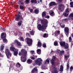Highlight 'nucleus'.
Wrapping results in <instances>:
<instances>
[{"label": "nucleus", "mask_w": 73, "mask_h": 73, "mask_svg": "<svg viewBox=\"0 0 73 73\" xmlns=\"http://www.w3.org/2000/svg\"><path fill=\"white\" fill-rule=\"evenodd\" d=\"M40 23L42 25H41V24H38L37 25V28L39 31L44 30L47 27L48 21L46 19H42L41 20Z\"/></svg>", "instance_id": "1"}, {"label": "nucleus", "mask_w": 73, "mask_h": 73, "mask_svg": "<svg viewBox=\"0 0 73 73\" xmlns=\"http://www.w3.org/2000/svg\"><path fill=\"white\" fill-rule=\"evenodd\" d=\"M27 54V52L24 49H22L21 52H19V56H22L23 58H25L27 57L26 56Z\"/></svg>", "instance_id": "2"}, {"label": "nucleus", "mask_w": 73, "mask_h": 73, "mask_svg": "<svg viewBox=\"0 0 73 73\" xmlns=\"http://www.w3.org/2000/svg\"><path fill=\"white\" fill-rule=\"evenodd\" d=\"M35 63L34 64V65H38L39 66H40L41 65L42 62V60L41 58H38L36 60H35Z\"/></svg>", "instance_id": "3"}, {"label": "nucleus", "mask_w": 73, "mask_h": 73, "mask_svg": "<svg viewBox=\"0 0 73 73\" xmlns=\"http://www.w3.org/2000/svg\"><path fill=\"white\" fill-rule=\"evenodd\" d=\"M20 19L21 20H24V19L23 17H22V15H21L20 14H18L16 16V17L15 18V20L18 21Z\"/></svg>", "instance_id": "4"}, {"label": "nucleus", "mask_w": 73, "mask_h": 73, "mask_svg": "<svg viewBox=\"0 0 73 73\" xmlns=\"http://www.w3.org/2000/svg\"><path fill=\"white\" fill-rule=\"evenodd\" d=\"M26 39L27 40V44L28 45H32V44L33 40H32V39L29 38H27Z\"/></svg>", "instance_id": "5"}, {"label": "nucleus", "mask_w": 73, "mask_h": 73, "mask_svg": "<svg viewBox=\"0 0 73 73\" xmlns=\"http://www.w3.org/2000/svg\"><path fill=\"white\" fill-rule=\"evenodd\" d=\"M5 53L7 58H9V55H11V54L10 53V52L9 49L8 48L6 49L5 50Z\"/></svg>", "instance_id": "6"}, {"label": "nucleus", "mask_w": 73, "mask_h": 73, "mask_svg": "<svg viewBox=\"0 0 73 73\" xmlns=\"http://www.w3.org/2000/svg\"><path fill=\"white\" fill-rule=\"evenodd\" d=\"M64 32L65 34H68L69 33V28L68 27H65Z\"/></svg>", "instance_id": "7"}, {"label": "nucleus", "mask_w": 73, "mask_h": 73, "mask_svg": "<svg viewBox=\"0 0 73 73\" xmlns=\"http://www.w3.org/2000/svg\"><path fill=\"white\" fill-rule=\"evenodd\" d=\"M58 6V9L59 10V11H61V8H65V5L63 4H60Z\"/></svg>", "instance_id": "8"}, {"label": "nucleus", "mask_w": 73, "mask_h": 73, "mask_svg": "<svg viewBox=\"0 0 73 73\" xmlns=\"http://www.w3.org/2000/svg\"><path fill=\"white\" fill-rule=\"evenodd\" d=\"M55 60H56V57L54 56H53L52 59L50 61V62L52 64L54 65V66H56L54 64V62L55 61Z\"/></svg>", "instance_id": "9"}, {"label": "nucleus", "mask_w": 73, "mask_h": 73, "mask_svg": "<svg viewBox=\"0 0 73 73\" xmlns=\"http://www.w3.org/2000/svg\"><path fill=\"white\" fill-rule=\"evenodd\" d=\"M58 69L56 67H53L52 68V73H58Z\"/></svg>", "instance_id": "10"}, {"label": "nucleus", "mask_w": 73, "mask_h": 73, "mask_svg": "<svg viewBox=\"0 0 73 73\" xmlns=\"http://www.w3.org/2000/svg\"><path fill=\"white\" fill-rule=\"evenodd\" d=\"M65 49H67V50H66V51H67L68 52V53L69 54V49H68V48L69 47V45L68 44L66 43L65 45V46H64Z\"/></svg>", "instance_id": "11"}, {"label": "nucleus", "mask_w": 73, "mask_h": 73, "mask_svg": "<svg viewBox=\"0 0 73 73\" xmlns=\"http://www.w3.org/2000/svg\"><path fill=\"white\" fill-rule=\"evenodd\" d=\"M7 35L6 33H2L1 35V38H6Z\"/></svg>", "instance_id": "12"}, {"label": "nucleus", "mask_w": 73, "mask_h": 73, "mask_svg": "<svg viewBox=\"0 0 73 73\" xmlns=\"http://www.w3.org/2000/svg\"><path fill=\"white\" fill-rule=\"evenodd\" d=\"M57 3H56L54 2H51L49 4V7H52L53 6H54V5H56Z\"/></svg>", "instance_id": "13"}, {"label": "nucleus", "mask_w": 73, "mask_h": 73, "mask_svg": "<svg viewBox=\"0 0 73 73\" xmlns=\"http://www.w3.org/2000/svg\"><path fill=\"white\" fill-rule=\"evenodd\" d=\"M38 72V69L36 67H34L33 69L31 72V73H35V72Z\"/></svg>", "instance_id": "14"}, {"label": "nucleus", "mask_w": 73, "mask_h": 73, "mask_svg": "<svg viewBox=\"0 0 73 73\" xmlns=\"http://www.w3.org/2000/svg\"><path fill=\"white\" fill-rule=\"evenodd\" d=\"M15 43L17 44L18 46H21V43L19 42L17 40H15Z\"/></svg>", "instance_id": "15"}, {"label": "nucleus", "mask_w": 73, "mask_h": 73, "mask_svg": "<svg viewBox=\"0 0 73 73\" xmlns=\"http://www.w3.org/2000/svg\"><path fill=\"white\" fill-rule=\"evenodd\" d=\"M49 14L51 16L53 17L54 16V13L53 11L52 10H50V12H49Z\"/></svg>", "instance_id": "16"}, {"label": "nucleus", "mask_w": 73, "mask_h": 73, "mask_svg": "<svg viewBox=\"0 0 73 73\" xmlns=\"http://www.w3.org/2000/svg\"><path fill=\"white\" fill-rule=\"evenodd\" d=\"M60 44L61 46H64L66 43L65 42H62V41H61L60 42Z\"/></svg>", "instance_id": "17"}, {"label": "nucleus", "mask_w": 73, "mask_h": 73, "mask_svg": "<svg viewBox=\"0 0 73 73\" xmlns=\"http://www.w3.org/2000/svg\"><path fill=\"white\" fill-rule=\"evenodd\" d=\"M24 0H19V1L17 2L18 4H20V3H21V5H23L24 4V3L23 2L24 1Z\"/></svg>", "instance_id": "18"}, {"label": "nucleus", "mask_w": 73, "mask_h": 73, "mask_svg": "<svg viewBox=\"0 0 73 73\" xmlns=\"http://www.w3.org/2000/svg\"><path fill=\"white\" fill-rule=\"evenodd\" d=\"M42 46V43L40 41H38L37 43L38 47H40Z\"/></svg>", "instance_id": "19"}, {"label": "nucleus", "mask_w": 73, "mask_h": 73, "mask_svg": "<svg viewBox=\"0 0 73 73\" xmlns=\"http://www.w3.org/2000/svg\"><path fill=\"white\" fill-rule=\"evenodd\" d=\"M69 42H71V45H73V41H72V37L70 36L69 38Z\"/></svg>", "instance_id": "20"}, {"label": "nucleus", "mask_w": 73, "mask_h": 73, "mask_svg": "<svg viewBox=\"0 0 73 73\" xmlns=\"http://www.w3.org/2000/svg\"><path fill=\"white\" fill-rule=\"evenodd\" d=\"M69 62L67 64V66H66V70L67 71H68L69 70Z\"/></svg>", "instance_id": "21"}, {"label": "nucleus", "mask_w": 73, "mask_h": 73, "mask_svg": "<svg viewBox=\"0 0 73 73\" xmlns=\"http://www.w3.org/2000/svg\"><path fill=\"white\" fill-rule=\"evenodd\" d=\"M64 69V67L62 65L60 66V72H63V70Z\"/></svg>", "instance_id": "22"}, {"label": "nucleus", "mask_w": 73, "mask_h": 73, "mask_svg": "<svg viewBox=\"0 0 73 73\" xmlns=\"http://www.w3.org/2000/svg\"><path fill=\"white\" fill-rule=\"evenodd\" d=\"M41 52V50L40 49H38L37 50V53L38 54H40Z\"/></svg>", "instance_id": "23"}, {"label": "nucleus", "mask_w": 73, "mask_h": 73, "mask_svg": "<svg viewBox=\"0 0 73 73\" xmlns=\"http://www.w3.org/2000/svg\"><path fill=\"white\" fill-rule=\"evenodd\" d=\"M39 12V10L37 9H36L34 10V13L35 14H38Z\"/></svg>", "instance_id": "24"}, {"label": "nucleus", "mask_w": 73, "mask_h": 73, "mask_svg": "<svg viewBox=\"0 0 73 73\" xmlns=\"http://www.w3.org/2000/svg\"><path fill=\"white\" fill-rule=\"evenodd\" d=\"M3 42L4 43H7L8 42V40L7 39V38H5L3 39Z\"/></svg>", "instance_id": "25"}, {"label": "nucleus", "mask_w": 73, "mask_h": 73, "mask_svg": "<svg viewBox=\"0 0 73 73\" xmlns=\"http://www.w3.org/2000/svg\"><path fill=\"white\" fill-rule=\"evenodd\" d=\"M69 13H64L63 14V16H64L65 17H68L69 15Z\"/></svg>", "instance_id": "26"}, {"label": "nucleus", "mask_w": 73, "mask_h": 73, "mask_svg": "<svg viewBox=\"0 0 73 73\" xmlns=\"http://www.w3.org/2000/svg\"><path fill=\"white\" fill-rule=\"evenodd\" d=\"M22 23L23 21H20L18 23H17L18 25L19 26H21Z\"/></svg>", "instance_id": "27"}, {"label": "nucleus", "mask_w": 73, "mask_h": 73, "mask_svg": "<svg viewBox=\"0 0 73 73\" xmlns=\"http://www.w3.org/2000/svg\"><path fill=\"white\" fill-rule=\"evenodd\" d=\"M31 3H34V4H36L37 3L36 0H31Z\"/></svg>", "instance_id": "28"}, {"label": "nucleus", "mask_w": 73, "mask_h": 73, "mask_svg": "<svg viewBox=\"0 0 73 73\" xmlns=\"http://www.w3.org/2000/svg\"><path fill=\"white\" fill-rule=\"evenodd\" d=\"M32 62V60H31L29 59L27 61V63H28V64H31Z\"/></svg>", "instance_id": "29"}, {"label": "nucleus", "mask_w": 73, "mask_h": 73, "mask_svg": "<svg viewBox=\"0 0 73 73\" xmlns=\"http://www.w3.org/2000/svg\"><path fill=\"white\" fill-rule=\"evenodd\" d=\"M44 16H46V12L45 11L42 12V17H44Z\"/></svg>", "instance_id": "30"}, {"label": "nucleus", "mask_w": 73, "mask_h": 73, "mask_svg": "<svg viewBox=\"0 0 73 73\" xmlns=\"http://www.w3.org/2000/svg\"><path fill=\"white\" fill-rule=\"evenodd\" d=\"M10 50L11 51H14V50H16V49L15 47L11 46L10 48Z\"/></svg>", "instance_id": "31"}, {"label": "nucleus", "mask_w": 73, "mask_h": 73, "mask_svg": "<svg viewBox=\"0 0 73 73\" xmlns=\"http://www.w3.org/2000/svg\"><path fill=\"white\" fill-rule=\"evenodd\" d=\"M25 59H23L22 58L21 59V62H25L27 61V57L25 58Z\"/></svg>", "instance_id": "32"}, {"label": "nucleus", "mask_w": 73, "mask_h": 73, "mask_svg": "<svg viewBox=\"0 0 73 73\" xmlns=\"http://www.w3.org/2000/svg\"><path fill=\"white\" fill-rule=\"evenodd\" d=\"M18 54V52L17 51H14V56H17Z\"/></svg>", "instance_id": "33"}, {"label": "nucleus", "mask_w": 73, "mask_h": 73, "mask_svg": "<svg viewBox=\"0 0 73 73\" xmlns=\"http://www.w3.org/2000/svg\"><path fill=\"white\" fill-rule=\"evenodd\" d=\"M16 66L17 68H20L21 66V64H20L19 62H17V64L16 65Z\"/></svg>", "instance_id": "34"}, {"label": "nucleus", "mask_w": 73, "mask_h": 73, "mask_svg": "<svg viewBox=\"0 0 73 73\" xmlns=\"http://www.w3.org/2000/svg\"><path fill=\"white\" fill-rule=\"evenodd\" d=\"M24 6H23L22 5H21L19 6V8L21 10H23L24 9Z\"/></svg>", "instance_id": "35"}, {"label": "nucleus", "mask_w": 73, "mask_h": 73, "mask_svg": "<svg viewBox=\"0 0 73 73\" xmlns=\"http://www.w3.org/2000/svg\"><path fill=\"white\" fill-rule=\"evenodd\" d=\"M30 34L31 35H34V31L33 30H32L31 31H30Z\"/></svg>", "instance_id": "36"}, {"label": "nucleus", "mask_w": 73, "mask_h": 73, "mask_svg": "<svg viewBox=\"0 0 73 73\" xmlns=\"http://www.w3.org/2000/svg\"><path fill=\"white\" fill-rule=\"evenodd\" d=\"M25 3L26 4H29L30 3V2H29V0H26Z\"/></svg>", "instance_id": "37"}, {"label": "nucleus", "mask_w": 73, "mask_h": 73, "mask_svg": "<svg viewBox=\"0 0 73 73\" xmlns=\"http://www.w3.org/2000/svg\"><path fill=\"white\" fill-rule=\"evenodd\" d=\"M70 7L71 8H73V2H71L70 3Z\"/></svg>", "instance_id": "38"}, {"label": "nucleus", "mask_w": 73, "mask_h": 73, "mask_svg": "<svg viewBox=\"0 0 73 73\" xmlns=\"http://www.w3.org/2000/svg\"><path fill=\"white\" fill-rule=\"evenodd\" d=\"M54 46H57L58 45V42L57 41H55L54 43Z\"/></svg>", "instance_id": "39"}, {"label": "nucleus", "mask_w": 73, "mask_h": 73, "mask_svg": "<svg viewBox=\"0 0 73 73\" xmlns=\"http://www.w3.org/2000/svg\"><path fill=\"white\" fill-rule=\"evenodd\" d=\"M42 46L44 48H46V44L45 43L43 44L42 45Z\"/></svg>", "instance_id": "40"}, {"label": "nucleus", "mask_w": 73, "mask_h": 73, "mask_svg": "<svg viewBox=\"0 0 73 73\" xmlns=\"http://www.w3.org/2000/svg\"><path fill=\"white\" fill-rule=\"evenodd\" d=\"M4 46L3 45H2L1 47V50H4Z\"/></svg>", "instance_id": "41"}, {"label": "nucleus", "mask_w": 73, "mask_h": 73, "mask_svg": "<svg viewBox=\"0 0 73 73\" xmlns=\"http://www.w3.org/2000/svg\"><path fill=\"white\" fill-rule=\"evenodd\" d=\"M26 36H27L28 37H31L30 34L27 33H26Z\"/></svg>", "instance_id": "42"}, {"label": "nucleus", "mask_w": 73, "mask_h": 73, "mask_svg": "<svg viewBox=\"0 0 73 73\" xmlns=\"http://www.w3.org/2000/svg\"><path fill=\"white\" fill-rule=\"evenodd\" d=\"M43 37H44V38H46V37H47L46 34H44L43 36Z\"/></svg>", "instance_id": "43"}, {"label": "nucleus", "mask_w": 73, "mask_h": 73, "mask_svg": "<svg viewBox=\"0 0 73 73\" xmlns=\"http://www.w3.org/2000/svg\"><path fill=\"white\" fill-rule=\"evenodd\" d=\"M28 9L30 11V12H32V11H33V9H31L30 7H29L28 8Z\"/></svg>", "instance_id": "44"}, {"label": "nucleus", "mask_w": 73, "mask_h": 73, "mask_svg": "<svg viewBox=\"0 0 73 73\" xmlns=\"http://www.w3.org/2000/svg\"><path fill=\"white\" fill-rule=\"evenodd\" d=\"M48 62V64H49V63L50 62H49V60L47 59L46 60V61L45 62V64L46 63V62Z\"/></svg>", "instance_id": "45"}, {"label": "nucleus", "mask_w": 73, "mask_h": 73, "mask_svg": "<svg viewBox=\"0 0 73 73\" xmlns=\"http://www.w3.org/2000/svg\"><path fill=\"white\" fill-rule=\"evenodd\" d=\"M69 11V8H68L66 10V13H68Z\"/></svg>", "instance_id": "46"}, {"label": "nucleus", "mask_w": 73, "mask_h": 73, "mask_svg": "<svg viewBox=\"0 0 73 73\" xmlns=\"http://www.w3.org/2000/svg\"><path fill=\"white\" fill-rule=\"evenodd\" d=\"M65 25H61L60 26L62 28H65Z\"/></svg>", "instance_id": "47"}, {"label": "nucleus", "mask_w": 73, "mask_h": 73, "mask_svg": "<svg viewBox=\"0 0 73 73\" xmlns=\"http://www.w3.org/2000/svg\"><path fill=\"white\" fill-rule=\"evenodd\" d=\"M70 16L71 17H73V18H71L72 20L73 19V13H71L70 14Z\"/></svg>", "instance_id": "48"}, {"label": "nucleus", "mask_w": 73, "mask_h": 73, "mask_svg": "<svg viewBox=\"0 0 73 73\" xmlns=\"http://www.w3.org/2000/svg\"><path fill=\"white\" fill-rule=\"evenodd\" d=\"M21 40L22 41H24V38L23 37H21L20 38Z\"/></svg>", "instance_id": "49"}, {"label": "nucleus", "mask_w": 73, "mask_h": 73, "mask_svg": "<svg viewBox=\"0 0 73 73\" xmlns=\"http://www.w3.org/2000/svg\"><path fill=\"white\" fill-rule=\"evenodd\" d=\"M31 53L32 54H34V53H35L34 51H31Z\"/></svg>", "instance_id": "50"}, {"label": "nucleus", "mask_w": 73, "mask_h": 73, "mask_svg": "<svg viewBox=\"0 0 73 73\" xmlns=\"http://www.w3.org/2000/svg\"><path fill=\"white\" fill-rule=\"evenodd\" d=\"M63 53H64V51L62 50L60 52V54H63Z\"/></svg>", "instance_id": "51"}, {"label": "nucleus", "mask_w": 73, "mask_h": 73, "mask_svg": "<svg viewBox=\"0 0 73 73\" xmlns=\"http://www.w3.org/2000/svg\"><path fill=\"white\" fill-rule=\"evenodd\" d=\"M63 0H58V2L59 3H61V2H62Z\"/></svg>", "instance_id": "52"}, {"label": "nucleus", "mask_w": 73, "mask_h": 73, "mask_svg": "<svg viewBox=\"0 0 73 73\" xmlns=\"http://www.w3.org/2000/svg\"><path fill=\"white\" fill-rule=\"evenodd\" d=\"M72 70H73V67L72 66H71L70 67V70L72 71Z\"/></svg>", "instance_id": "53"}, {"label": "nucleus", "mask_w": 73, "mask_h": 73, "mask_svg": "<svg viewBox=\"0 0 73 73\" xmlns=\"http://www.w3.org/2000/svg\"><path fill=\"white\" fill-rule=\"evenodd\" d=\"M45 17L46 18H47V19H49V17H50L48 15H47Z\"/></svg>", "instance_id": "54"}, {"label": "nucleus", "mask_w": 73, "mask_h": 73, "mask_svg": "<svg viewBox=\"0 0 73 73\" xmlns=\"http://www.w3.org/2000/svg\"><path fill=\"white\" fill-rule=\"evenodd\" d=\"M31 58L32 60H35V58L34 57H31Z\"/></svg>", "instance_id": "55"}, {"label": "nucleus", "mask_w": 73, "mask_h": 73, "mask_svg": "<svg viewBox=\"0 0 73 73\" xmlns=\"http://www.w3.org/2000/svg\"><path fill=\"white\" fill-rule=\"evenodd\" d=\"M64 57H65V58H68V56L65 55H64Z\"/></svg>", "instance_id": "56"}, {"label": "nucleus", "mask_w": 73, "mask_h": 73, "mask_svg": "<svg viewBox=\"0 0 73 73\" xmlns=\"http://www.w3.org/2000/svg\"><path fill=\"white\" fill-rule=\"evenodd\" d=\"M57 33L58 34H60V31H57Z\"/></svg>", "instance_id": "57"}, {"label": "nucleus", "mask_w": 73, "mask_h": 73, "mask_svg": "<svg viewBox=\"0 0 73 73\" xmlns=\"http://www.w3.org/2000/svg\"><path fill=\"white\" fill-rule=\"evenodd\" d=\"M64 21H68V19L67 18L65 19H64Z\"/></svg>", "instance_id": "58"}, {"label": "nucleus", "mask_w": 73, "mask_h": 73, "mask_svg": "<svg viewBox=\"0 0 73 73\" xmlns=\"http://www.w3.org/2000/svg\"><path fill=\"white\" fill-rule=\"evenodd\" d=\"M40 3L42 2V0H40Z\"/></svg>", "instance_id": "59"}, {"label": "nucleus", "mask_w": 73, "mask_h": 73, "mask_svg": "<svg viewBox=\"0 0 73 73\" xmlns=\"http://www.w3.org/2000/svg\"><path fill=\"white\" fill-rule=\"evenodd\" d=\"M2 29H3V30H4V31H5V29H4V28H2Z\"/></svg>", "instance_id": "60"}, {"label": "nucleus", "mask_w": 73, "mask_h": 73, "mask_svg": "<svg viewBox=\"0 0 73 73\" xmlns=\"http://www.w3.org/2000/svg\"><path fill=\"white\" fill-rule=\"evenodd\" d=\"M40 73H44V72H40Z\"/></svg>", "instance_id": "61"}, {"label": "nucleus", "mask_w": 73, "mask_h": 73, "mask_svg": "<svg viewBox=\"0 0 73 73\" xmlns=\"http://www.w3.org/2000/svg\"><path fill=\"white\" fill-rule=\"evenodd\" d=\"M19 14H20V13H20V12H19Z\"/></svg>", "instance_id": "62"}, {"label": "nucleus", "mask_w": 73, "mask_h": 73, "mask_svg": "<svg viewBox=\"0 0 73 73\" xmlns=\"http://www.w3.org/2000/svg\"><path fill=\"white\" fill-rule=\"evenodd\" d=\"M38 3H40V1H39V0L38 1Z\"/></svg>", "instance_id": "63"}, {"label": "nucleus", "mask_w": 73, "mask_h": 73, "mask_svg": "<svg viewBox=\"0 0 73 73\" xmlns=\"http://www.w3.org/2000/svg\"><path fill=\"white\" fill-rule=\"evenodd\" d=\"M59 25L61 26V24H59Z\"/></svg>", "instance_id": "64"}]
</instances>
